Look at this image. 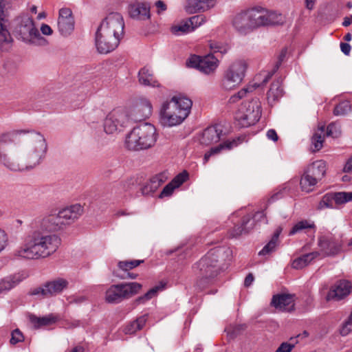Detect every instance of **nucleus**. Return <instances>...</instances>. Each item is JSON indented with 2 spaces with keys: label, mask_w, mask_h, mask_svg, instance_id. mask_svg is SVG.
I'll return each mask as SVG.
<instances>
[{
  "label": "nucleus",
  "mask_w": 352,
  "mask_h": 352,
  "mask_svg": "<svg viewBox=\"0 0 352 352\" xmlns=\"http://www.w3.org/2000/svg\"><path fill=\"white\" fill-rule=\"evenodd\" d=\"M155 6L157 9V13H160L161 12H164L166 10V6L164 1L161 0H158L155 2Z\"/></svg>",
  "instance_id": "nucleus-63"
},
{
  "label": "nucleus",
  "mask_w": 352,
  "mask_h": 352,
  "mask_svg": "<svg viewBox=\"0 0 352 352\" xmlns=\"http://www.w3.org/2000/svg\"><path fill=\"white\" fill-rule=\"evenodd\" d=\"M23 335L19 329H16L12 332V337L10 339V343L12 344H16L19 342H23Z\"/></svg>",
  "instance_id": "nucleus-52"
},
{
  "label": "nucleus",
  "mask_w": 352,
  "mask_h": 352,
  "mask_svg": "<svg viewBox=\"0 0 352 352\" xmlns=\"http://www.w3.org/2000/svg\"><path fill=\"white\" fill-rule=\"evenodd\" d=\"M188 179V173L186 170L176 175L170 182L176 188H179Z\"/></svg>",
  "instance_id": "nucleus-50"
},
{
  "label": "nucleus",
  "mask_w": 352,
  "mask_h": 352,
  "mask_svg": "<svg viewBox=\"0 0 352 352\" xmlns=\"http://www.w3.org/2000/svg\"><path fill=\"white\" fill-rule=\"evenodd\" d=\"M47 291H48L49 296H52L60 294L65 289H66L69 285L67 280L61 278L53 280L52 281L47 282L46 283Z\"/></svg>",
  "instance_id": "nucleus-31"
},
{
  "label": "nucleus",
  "mask_w": 352,
  "mask_h": 352,
  "mask_svg": "<svg viewBox=\"0 0 352 352\" xmlns=\"http://www.w3.org/2000/svg\"><path fill=\"white\" fill-rule=\"evenodd\" d=\"M194 30L195 27L191 25L189 20L184 23H182L179 25H175L171 28L172 32L176 35H181L188 32H191Z\"/></svg>",
  "instance_id": "nucleus-43"
},
{
  "label": "nucleus",
  "mask_w": 352,
  "mask_h": 352,
  "mask_svg": "<svg viewBox=\"0 0 352 352\" xmlns=\"http://www.w3.org/2000/svg\"><path fill=\"white\" fill-rule=\"evenodd\" d=\"M208 45L212 53H219L221 55L226 54L229 50L228 45L215 41H210Z\"/></svg>",
  "instance_id": "nucleus-45"
},
{
  "label": "nucleus",
  "mask_w": 352,
  "mask_h": 352,
  "mask_svg": "<svg viewBox=\"0 0 352 352\" xmlns=\"http://www.w3.org/2000/svg\"><path fill=\"white\" fill-rule=\"evenodd\" d=\"M13 45L14 39L8 30V25L0 26V51L9 52Z\"/></svg>",
  "instance_id": "nucleus-27"
},
{
  "label": "nucleus",
  "mask_w": 352,
  "mask_h": 352,
  "mask_svg": "<svg viewBox=\"0 0 352 352\" xmlns=\"http://www.w3.org/2000/svg\"><path fill=\"white\" fill-rule=\"evenodd\" d=\"M116 276L120 279H126V278L135 279L138 276V274H135V273L126 272H124L123 274H116Z\"/></svg>",
  "instance_id": "nucleus-59"
},
{
  "label": "nucleus",
  "mask_w": 352,
  "mask_h": 352,
  "mask_svg": "<svg viewBox=\"0 0 352 352\" xmlns=\"http://www.w3.org/2000/svg\"><path fill=\"white\" fill-rule=\"evenodd\" d=\"M315 225L313 222H311L307 220H302L300 221L297 222L291 229V230L289 232V235H294L297 233H300L303 232L305 230L307 229H311L314 228Z\"/></svg>",
  "instance_id": "nucleus-40"
},
{
  "label": "nucleus",
  "mask_w": 352,
  "mask_h": 352,
  "mask_svg": "<svg viewBox=\"0 0 352 352\" xmlns=\"http://www.w3.org/2000/svg\"><path fill=\"white\" fill-rule=\"evenodd\" d=\"M332 197L335 204L341 205L352 201V192H332Z\"/></svg>",
  "instance_id": "nucleus-42"
},
{
  "label": "nucleus",
  "mask_w": 352,
  "mask_h": 352,
  "mask_svg": "<svg viewBox=\"0 0 352 352\" xmlns=\"http://www.w3.org/2000/svg\"><path fill=\"white\" fill-rule=\"evenodd\" d=\"M305 172L318 181H320L326 173V163L322 160L316 161L307 167Z\"/></svg>",
  "instance_id": "nucleus-30"
},
{
  "label": "nucleus",
  "mask_w": 352,
  "mask_h": 352,
  "mask_svg": "<svg viewBox=\"0 0 352 352\" xmlns=\"http://www.w3.org/2000/svg\"><path fill=\"white\" fill-rule=\"evenodd\" d=\"M129 14L135 20H148L151 17L150 7L145 3L137 2L129 6Z\"/></svg>",
  "instance_id": "nucleus-21"
},
{
  "label": "nucleus",
  "mask_w": 352,
  "mask_h": 352,
  "mask_svg": "<svg viewBox=\"0 0 352 352\" xmlns=\"http://www.w3.org/2000/svg\"><path fill=\"white\" fill-rule=\"evenodd\" d=\"M248 67L243 60H236L225 70L221 81L223 89L230 91L237 87L243 81Z\"/></svg>",
  "instance_id": "nucleus-8"
},
{
  "label": "nucleus",
  "mask_w": 352,
  "mask_h": 352,
  "mask_svg": "<svg viewBox=\"0 0 352 352\" xmlns=\"http://www.w3.org/2000/svg\"><path fill=\"white\" fill-rule=\"evenodd\" d=\"M318 181L310 176L306 172L303 174L300 179V186L303 191L309 192L313 190L314 186L317 184Z\"/></svg>",
  "instance_id": "nucleus-39"
},
{
  "label": "nucleus",
  "mask_w": 352,
  "mask_h": 352,
  "mask_svg": "<svg viewBox=\"0 0 352 352\" xmlns=\"http://www.w3.org/2000/svg\"><path fill=\"white\" fill-rule=\"evenodd\" d=\"M340 50L344 54L348 56L350 54L351 47L349 43H340Z\"/></svg>",
  "instance_id": "nucleus-61"
},
{
  "label": "nucleus",
  "mask_w": 352,
  "mask_h": 352,
  "mask_svg": "<svg viewBox=\"0 0 352 352\" xmlns=\"http://www.w3.org/2000/svg\"><path fill=\"white\" fill-rule=\"evenodd\" d=\"M283 94V89L281 87V81L278 80L272 83L267 92V99L270 102H274L280 98Z\"/></svg>",
  "instance_id": "nucleus-37"
},
{
  "label": "nucleus",
  "mask_w": 352,
  "mask_h": 352,
  "mask_svg": "<svg viewBox=\"0 0 352 352\" xmlns=\"http://www.w3.org/2000/svg\"><path fill=\"white\" fill-rule=\"evenodd\" d=\"M41 31L43 34L50 36L52 35L53 33V31L51 28V27L47 24H42L41 26Z\"/></svg>",
  "instance_id": "nucleus-60"
},
{
  "label": "nucleus",
  "mask_w": 352,
  "mask_h": 352,
  "mask_svg": "<svg viewBox=\"0 0 352 352\" xmlns=\"http://www.w3.org/2000/svg\"><path fill=\"white\" fill-rule=\"evenodd\" d=\"M47 144L34 131L15 130L0 135V164L9 170H31L44 160Z\"/></svg>",
  "instance_id": "nucleus-1"
},
{
  "label": "nucleus",
  "mask_w": 352,
  "mask_h": 352,
  "mask_svg": "<svg viewBox=\"0 0 352 352\" xmlns=\"http://www.w3.org/2000/svg\"><path fill=\"white\" fill-rule=\"evenodd\" d=\"M253 30L267 26L265 18V8L261 6H255L248 9Z\"/></svg>",
  "instance_id": "nucleus-24"
},
{
  "label": "nucleus",
  "mask_w": 352,
  "mask_h": 352,
  "mask_svg": "<svg viewBox=\"0 0 352 352\" xmlns=\"http://www.w3.org/2000/svg\"><path fill=\"white\" fill-rule=\"evenodd\" d=\"M59 212L45 217L40 227L30 232L24 238L22 245L14 251V256L29 260L45 258L52 255L58 249L61 240L54 234L65 226Z\"/></svg>",
  "instance_id": "nucleus-2"
},
{
  "label": "nucleus",
  "mask_w": 352,
  "mask_h": 352,
  "mask_svg": "<svg viewBox=\"0 0 352 352\" xmlns=\"http://www.w3.org/2000/svg\"><path fill=\"white\" fill-rule=\"evenodd\" d=\"M280 234L279 231H276L274 234L273 235L271 240L269 241L267 244H266L263 249L259 252V255H266L273 251L275 250L277 244H278V239Z\"/></svg>",
  "instance_id": "nucleus-41"
},
{
  "label": "nucleus",
  "mask_w": 352,
  "mask_h": 352,
  "mask_svg": "<svg viewBox=\"0 0 352 352\" xmlns=\"http://www.w3.org/2000/svg\"><path fill=\"white\" fill-rule=\"evenodd\" d=\"M326 208H336L333 203V198L332 197V192L325 194L317 206V210H322Z\"/></svg>",
  "instance_id": "nucleus-44"
},
{
  "label": "nucleus",
  "mask_w": 352,
  "mask_h": 352,
  "mask_svg": "<svg viewBox=\"0 0 352 352\" xmlns=\"http://www.w3.org/2000/svg\"><path fill=\"white\" fill-rule=\"evenodd\" d=\"M130 118L126 109L116 108L107 116L104 120V131L107 134H113L126 126Z\"/></svg>",
  "instance_id": "nucleus-12"
},
{
  "label": "nucleus",
  "mask_w": 352,
  "mask_h": 352,
  "mask_svg": "<svg viewBox=\"0 0 352 352\" xmlns=\"http://www.w3.org/2000/svg\"><path fill=\"white\" fill-rule=\"evenodd\" d=\"M352 331V311L349 320L344 322L340 329V333L344 336L348 335Z\"/></svg>",
  "instance_id": "nucleus-53"
},
{
  "label": "nucleus",
  "mask_w": 352,
  "mask_h": 352,
  "mask_svg": "<svg viewBox=\"0 0 352 352\" xmlns=\"http://www.w3.org/2000/svg\"><path fill=\"white\" fill-rule=\"evenodd\" d=\"M214 4L215 0H188L185 10L189 14H194L208 10L212 8Z\"/></svg>",
  "instance_id": "nucleus-25"
},
{
  "label": "nucleus",
  "mask_w": 352,
  "mask_h": 352,
  "mask_svg": "<svg viewBox=\"0 0 352 352\" xmlns=\"http://www.w3.org/2000/svg\"><path fill=\"white\" fill-rule=\"evenodd\" d=\"M27 275L25 273H17L1 280L0 281V294L9 291L14 287L25 279Z\"/></svg>",
  "instance_id": "nucleus-28"
},
{
  "label": "nucleus",
  "mask_w": 352,
  "mask_h": 352,
  "mask_svg": "<svg viewBox=\"0 0 352 352\" xmlns=\"http://www.w3.org/2000/svg\"><path fill=\"white\" fill-rule=\"evenodd\" d=\"M165 287L166 283L160 282L158 285L150 289L144 295L138 297L135 300V303L136 305L145 303L146 301L155 296L159 292L164 290Z\"/></svg>",
  "instance_id": "nucleus-34"
},
{
  "label": "nucleus",
  "mask_w": 352,
  "mask_h": 352,
  "mask_svg": "<svg viewBox=\"0 0 352 352\" xmlns=\"http://www.w3.org/2000/svg\"><path fill=\"white\" fill-rule=\"evenodd\" d=\"M341 133L340 126L336 123H331L328 125L327 129L326 135L332 137L333 138H338Z\"/></svg>",
  "instance_id": "nucleus-49"
},
{
  "label": "nucleus",
  "mask_w": 352,
  "mask_h": 352,
  "mask_svg": "<svg viewBox=\"0 0 352 352\" xmlns=\"http://www.w3.org/2000/svg\"><path fill=\"white\" fill-rule=\"evenodd\" d=\"M265 18L267 26L282 25L285 21V17L282 14L267 9H265Z\"/></svg>",
  "instance_id": "nucleus-35"
},
{
  "label": "nucleus",
  "mask_w": 352,
  "mask_h": 352,
  "mask_svg": "<svg viewBox=\"0 0 352 352\" xmlns=\"http://www.w3.org/2000/svg\"><path fill=\"white\" fill-rule=\"evenodd\" d=\"M142 262V260L124 261H120L118 265L124 272H126L136 267Z\"/></svg>",
  "instance_id": "nucleus-47"
},
{
  "label": "nucleus",
  "mask_w": 352,
  "mask_h": 352,
  "mask_svg": "<svg viewBox=\"0 0 352 352\" xmlns=\"http://www.w3.org/2000/svg\"><path fill=\"white\" fill-rule=\"evenodd\" d=\"M139 82L140 84L152 87H160V84L155 78L152 69L148 67L142 68L139 73Z\"/></svg>",
  "instance_id": "nucleus-26"
},
{
  "label": "nucleus",
  "mask_w": 352,
  "mask_h": 352,
  "mask_svg": "<svg viewBox=\"0 0 352 352\" xmlns=\"http://www.w3.org/2000/svg\"><path fill=\"white\" fill-rule=\"evenodd\" d=\"M261 116V102L258 98L244 102L235 115V120L241 127H248L256 123Z\"/></svg>",
  "instance_id": "nucleus-9"
},
{
  "label": "nucleus",
  "mask_w": 352,
  "mask_h": 352,
  "mask_svg": "<svg viewBox=\"0 0 352 352\" xmlns=\"http://www.w3.org/2000/svg\"><path fill=\"white\" fill-rule=\"evenodd\" d=\"M30 320L35 327L38 328L54 323L56 318L52 314L41 318L31 315L30 316Z\"/></svg>",
  "instance_id": "nucleus-38"
},
{
  "label": "nucleus",
  "mask_w": 352,
  "mask_h": 352,
  "mask_svg": "<svg viewBox=\"0 0 352 352\" xmlns=\"http://www.w3.org/2000/svg\"><path fill=\"white\" fill-rule=\"evenodd\" d=\"M152 113V105L147 99H141L129 116L130 120L141 121L148 118Z\"/></svg>",
  "instance_id": "nucleus-18"
},
{
  "label": "nucleus",
  "mask_w": 352,
  "mask_h": 352,
  "mask_svg": "<svg viewBox=\"0 0 352 352\" xmlns=\"http://www.w3.org/2000/svg\"><path fill=\"white\" fill-rule=\"evenodd\" d=\"M156 141L155 126L150 123H142L134 127L126 135L125 145L129 150L139 151L152 147Z\"/></svg>",
  "instance_id": "nucleus-7"
},
{
  "label": "nucleus",
  "mask_w": 352,
  "mask_h": 352,
  "mask_svg": "<svg viewBox=\"0 0 352 352\" xmlns=\"http://www.w3.org/2000/svg\"><path fill=\"white\" fill-rule=\"evenodd\" d=\"M9 244V236L6 231L0 227V253L2 252Z\"/></svg>",
  "instance_id": "nucleus-51"
},
{
  "label": "nucleus",
  "mask_w": 352,
  "mask_h": 352,
  "mask_svg": "<svg viewBox=\"0 0 352 352\" xmlns=\"http://www.w3.org/2000/svg\"><path fill=\"white\" fill-rule=\"evenodd\" d=\"M351 289L352 286L349 281L346 280H339L330 289L327 295V300H340L348 296Z\"/></svg>",
  "instance_id": "nucleus-16"
},
{
  "label": "nucleus",
  "mask_w": 352,
  "mask_h": 352,
  "mask_svg": "<svg viewBox=\"0 0 352 352\" xmlns=\"http://www.w3.org/2000/svg\"><path fill=\"white\" fill-rule=\"evenodd\" d=\"M142 285L136 282L112 285L105 292V300L111 304H118L137 294Z\"/></svg>",
  "instance_id": "nucleus-10"
},
{
  "label": "nucleus",
  "mask_w": 352,
  "mask_h": 352,
  "mask_svg": "<svg viewBox=\"0 0 352 352\" xmlns=\"http://www.w3.org/2000/svg\"><path fill=\"white\" fill-rule=\"evenodd\" d=\"M232 24L235 30L242 35H246L254 31L248 9L235 14Z\"/></svg>",
  "instance_id": "nucleus-15"
},
{
  "label": "nucleus",
  "mask_w": 352,
  "mask_h": 352,
  "mask_svg": "<svg viewBox=\"0 0 352 352\" xmlns=\"http://www.w3.org/2000/svg\"><path fill=\"white\" fill-rule=\"evenodd\" d=\"M324 130V126H321L314 133L311 138V144L314 146L313 151H318L322 148L325 136Z\"/></svg>",
  "instance_id": "nucleus-36"
},
{
  "label": "nucleus",
  "mask_w": 352,
  "mask_h": 352,
  "mask_svg": "<svg viewBox=\"0 0 352 352\" xmlns=\"http://www.w3.org/2000/svg\"><path fill=\"white\" fill-rule=\"evenodd\" d=\"M294 347V345L292 344L283 342L276 349V352H291Z\"/></svg>",
  "instance_id": "nucleus-58"
},
{
  "label": "nucleus",
  "mask_w": 352,
  "mask_h": 352,
  "mask_svg": "<svg viewBox=\"0 0 352 352\" xmlns=\"http://www.w3.org/2000/svg\"><path fill=\"white\" fill-rule=\"evenodd\" d=\"M231 258L232 250L228 247H216L208 251L192 267L197 287L201 290L212 283L219 273L228 267Z\"/></svg>",
  "instance_id": "nucleus-3"
},
{
  "label": "nucleus",
  "mask_w": 352,
  "mask_h": 352,
  "mask_svg": "<svg viewBox=\"0 0 352 352\" xmlns=\"http://www.w3.org/2000/svg\"><path fill=\"white\" fill-rule=\"evenodd\" d=\"M294 296L291 294H278L273 296L272 305L282 311H290L294 307Z\"/></svg>",
  "instance_id": "nucleus-22"
},
{
  "label": "nucleus",
  "mask_w": 352,
  "mask_h": 352,
  "mask_svg": "<svg viewBox=\"0 0 352 352\" xmlns=\"http://www.w3.org/2000/svg\"><path fill=\"white\" fill-rule=\"evenodd\" d=\"M250 222V216L247 215L243 218L241 225L236 226L230 232L231 237H237L243 233L248 232L253 228V223L249 224Z\"/></svg>",
  "instance_id": "nucleus-33"
},
{
  "label": "nucleus",
  "mask_w": 352,
  "mask_h": 352,
  "mask_svg": "<svg viewBox=\"0 0 352 352\" xmlns=\"http://www.w3.org/2000/svg\"><path fill=\"white\" fill-rule=\"evenodd\" d=\"M351 110L350 102L347 100L340 102L333 110V114L336 116H345Z\"/></svg>",
  "instance_id": "nucleus-46"
},
{
  "label": "nucleus",
  "mask_w": 352,
  "mask_h": 352,
  "mask_svg": "<svg viewBox=\"0 0 352 352\" xmlns=\"http://www.w3.org/2000/svg\"><path fill=\"white\" fill-rule=\"evenodd\" d=\"M344 170V172L352 173V157L347 161Z\"/></svg>",
  "instance_id": "nucleus-64"
},
{
  "label": "nucleus",
  "mask_w": 352,
  "mask_h": 352,
  "mask_svg": "<svg viewBox=\"0 0 352 352\" xmlns=\"http://www.w3.org/2000/svg\"><path fill=\"white\" fill-rule=\"evenodd\" d=\"M221 135L222 130L220 126H210L203 131L199 142L203 145L209 146L218 142L221 140Z\"/></svg>",
  "instance_id": "nucleus-19"
},
{
  "label": "nucleus",
  "mask_w": 352,
  "mask_h": 352,
  "mask_svg": "<svg viewBox=\"0 0 352 352\" xmlns=\"http://www.w3.org/2000/svg\"><path fill=\"white\" fill-rule=\"evenodd\" d=\"M59 213L65 225L69 224L82 214L83 208L80 204H76L60 210Z\"/></svg>",
  "instance_id": "nucleus-23"
},
{
  "label": "nucleus",
  "mask_w": 352,
  "mask_h": 352,
  "mask_svg": "<svg viewBox=\"0 0 352 352\" xmlns=\"http://www.w3.org/2000/svg\"><path fill=\"white\" fill-rule=\"evenodd\" d=\"M177 188L171 182L168 183L162 190L160 197L163 198L165 197H169L172 195L174 190Z\"/></svg>",
  "instance_id": "nucleus-56"
},
{
  "label": "nucleus",
  "mask_w": 352,
  "mask_h": 352,
  "mask_svg": "<svg viewBox=\"0 0 352 352\" xmlns=\"http://www.w3.org/2000/svg\"><path fill=\"white\" fill-rule=\"evenodd\" d=\"M318 246L327 256L334 255L340 250V244L331 236H321L318 239Z\"/></svg>",
  "instance_id": "nucleus-20"
},
{
  "label": "nucleus",
  "mask_w": 352,
  "mask_h": 352,
  "mask_svg": "<svg viewBox=\"0 0 352 352\" xmlns=\"http://www.w3.org/2000/svg\"><path fill=\"white\" fill-rule=\"evenodd\" d=\"M146 320V316L144 315L139 317L136 320L133 321V325H135V329H142L145 325Z\"/></svg>",
  "instance_id": "nucleus-57"
},
{
  "label": "nucleus",
  "mask_w": 352,
  "mask_h": 352,
  "mask_svg": "<svg viewBox=\"0 0 352 352\" xmlns=\"http://www.w3.org/2000/svg\"><path fill=\"white\" fill-rule=\"evenodd\" d=\"M14 32L19 40L26 45L35 47H45L47 40L40 34L33 19L27 15H21L15 19Z\"/></svg>",
  "instance_id": "nucleus-6"
},
{
  "label": "nucleus",
  "mask_w": 352,
  "mask_h": 352,
  "mask_svg": "<svg viewBox=\"0 0 352 352\" xmlns=\"http://www.w3.org/2000/svg\"><path fill=\"white\" fill-rule=\"evenodd\" d=\"M189 21L192 26L195 27V29L205 22V17L202 15H196L190 17Z\"/></svg>",
  "instance_id": "nucleus-55"
},
{
  "label": "nucleus",
  "mask_w": 352,
  "mask_h": 352,
  "mask_svg": "<svg viewBox=\"0 0 352 352\" xmlns=\"http://www.w3.org/2000/svg\"><path fill=\"white\" fill-rule=\"evenodd\" d=\"M267 138L274 142H276L278 139V135L274 129H269L266 134Z\"/></svg>",
  "instance_id": "nucleus-62"
},
{
  "label": "nucleus",
  "mask_w": 352,
  "mask_h": 352,
  "mask_svg": "<svg viewBox=\"0 0 352 352\" xmlns=\"http://www.w3.org/2000/svg\"><path fill=\"white\" fill-rule=\"evenodd\" d=\"M124 21L118 12L109 13L100 23L95 36V44L100 54H108L119 45L124 36Z\"/></svg>",
  "instance_id": "nucleus-4"
},
{
  "label": "nucleus",
  "mask_w": 352,
  "mask_h": 352,
  "mask_svg": "<svg viewBox=\"0 0 352 352\" xmlns=\"http://www.w3.org/2000/svg\"><path fill=\"white\" fill-rule=\"evenodd\" d=\"M238 145L237 140H232V141L227 140L221 142L217 146L212 147L207 151L204 157V164H206L212 155L218 154L223 150H230L234 146Z\"/></svg>",
  "instance_id": "nucleus-29"
},
{
  "label": "nucleus",
  "mask_w": 352,
  "mask_h": 352,
  "mask_svg": "<svg viewBox=\"0 0 352 352\" xmlns=\"http://www.w3.org/2000/svg\"><path fill=\"white\" fill-rule=\"evenodd\" d=\"M74 18L72 11L68 8L60 9L58 19V29L62 36H67L74 30Z\"/></svg>",
  "instance_id": "nucleus-14"
},
{
  "label": "nucleus",
  "mask_w": 352,
  "mask_h": 352,
  "mask_svg": "<svg viewBox=\"0 0 352 352\" xmlns=\"http://www.w3.org/2000/svg\"><path fill=\"white\" fill-rule=\"evenodd\" d=\"M319 255L318 252H312L303 254L295 258L292 263V266L294 269H302L310 264Z\"/></svg>",
  "instance_id": "nucleus-32"
},
{
  "label": "nucleus",
  "mask_w": 352,
  "mask_h": 352,
  "mask_svg": "<svg viewBox=\"0 0 352 352\" xmlns=\"http://www.w3.org/2000/svg\"><path fill=\"white\" fill-rule=\"evenodd\" d=\"M287 54V48H283L278 57V60L276 63L274 68L270 72L260 73L256 75L254 78V82L253 85H249L247 88L241 89L236 94L233 95L230 98V102H236L239 100L244 98L248 92H252L254 89L257 87L265 85L272 77L274 74L278 69L283 61L285 60Z\"/></svg>",
  "instance_id": "nucleus-11"
},
{
  "label": "nucleus",
  "mask_w": 352,
  "mask_h": 352,
  "mask_svg": "<svg viewBox=\"0 0 352 352\" xmlns=\"http://www.w3.org/2000/svg\"><path fill=\"white\" fill-rule=\"evenodd\" d=\"M46 289H47L46 284L45 283L42 286L32 289L29 292V294L30 296H37L38 298H48L50 296H49L48 291H47Z\"/></svg>",
  "instance_id": "nucleus-48"
},
{
  "label": "nucleus",
  "mask_w": 352,
  "mask_h": 352,
  "mask_svg": "<svg viewBox=\"0 0 352 352\" xmlns=\"http://www.w3.org/2000/svg\"><path fill=\"white\" fill-rule=\"evenodd\" d=\"M186 64L188 67L196 68L204 74H210L217 68L219 60L212 54L204 56L192 55L188 59Z\"/></svg>",
  "instance_id": "nucleus-13"
},
{
  "label": "nucleus",
  "mask_w": 352,
  "mask_h": 352,
  "mask_svg": "<svg viewBox=\"0 0 352 352\" xmlns=\"http://www.w3.org/2000/svg\"><path fill=\"white\" fill-rule=\"evenodd\" d=\"M192 102L184 96H173L163 102L160 111V122L166 127L179 125L188 116Z\"/></svg>",
  "instance_id": "nucleus-5"
},
{
  "label": "nucleus",
  "mask_w": 352,
  "mask_h": 352,
  "mask_svg": "<svg viewBox=\"0 0 352 352\" xmlns=\"http://www.w3.org/2000/svg\"><path fill=\"white\" fill-rule=\"evenodd\" d=\"M255 222L267 223V221L265 220V214L263 211H258L256 212L252 218L250 217V222L249 224L250 225V223H252L254 226Z\"/></svg>",
  "instance_id": "nucleus-54"
},
{
  "label": "nucleus",
  "mask_w": 352,
  "mask_h": 352,
  "mask_svg": "<svg viewBox=\"0 0 352 352\" xmlns=\"http://www.w3.org/2000/svg\"><path fill=\"white\" fill-rule=\"evenodd\" d=\"M168 179V174L162 172L152 177L141 187V192L144 195H149L154 193L159 187Z\"/></svg>",
  "instance_id": "nucleus-17"
}]
</instances>
